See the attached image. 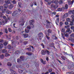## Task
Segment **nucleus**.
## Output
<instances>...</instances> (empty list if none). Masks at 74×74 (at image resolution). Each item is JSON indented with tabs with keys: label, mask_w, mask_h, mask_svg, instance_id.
<instances>
[{
	"label": "nucleus",
	"mask_w": 74,
	"mask_h": 74,
	"mask_svg": "<svg viewBox=\"0 0 74 74\" xmlns=\"http://www.w3.org/2000/svg\"><path fill=\"white\" fill-rule=\"evenodd\" d=\"M3 10V6H0V10L1 11V10Z\"/></svg>",
	"instance_id": "nucleus-45"
},
{
	"label": "nucleus",
	"mask_w": 74,
	"mask_h": 74,
	"mask_svg": "<svg viewBox=\"0 0 74 74\" xmlns=\"http://www.w3.org/2000/svg\"><path fill=\"white\" fill-rule=\"evenodd\" d=\"M52 2L51 1H50V2H48L47 3V4L48 5H49V4H51Z\"/></svg>",
	"instance_id": "nucleus-56"
},
{
	"label": "nucleus",
	"mask_w": 74,
	"mask_h": 74,
	"mask_svg": "<svg viewBox=\"0 0 74 74\" xmlns=\"http://www.w3.org/2000/svg\"><path fill=\"white\" fill-rule=\"evenodd\" d=\"M40 61L43 64H46V61H44L42 59H41Z\"/></svg>",
	"instance_id": "nucleus-17"
},
{
	"label": "nucleus",
	"mask_w": 74,
	"mask_h": 74,
	"mask_svg": "<svg viewBox=\"0 0 74 74\" xmlns=\"http://www.w3.org/2000/svg\"><path fill=\"white\" fill-rule=\"evenodd\" d=\"M4 42V40L2 39H0V42L3 43Z\"/></svg>",
	"instance_id": "nucleus-61"
},
{
	"label": "nucleus",
	"mask_w": 74,
	"mask_h": 74,
	"mask_svg": "<svg viewBox=\"0 0 74 74\" xmlns=\"http://www.w3.org/2000/svg\"><path fill=\"white\" fill-rule=\"evenodd\" d=\"M73 38L70 37L69 38L68 40L69 41H71L72 42V41H73Z\"/></svg>",
	"instance_id": "nucleus-37"
},
{
	"label": "nucleus",
	"mask_w": 74,
	"mask_h": 74,
	"mask_svg": "<svg viewBox=\"0 0 74 74\" xmlns=\"http://www.w3.org/2000/svg\"><path fill=\"white\" fill-rule=\"evenodd\" d=\"M74 21H71L70 22V25H71V26L74 25Z\"/></svg>",
	"instance_id": "nucleus-26"
},
{
	"label": "nucleus",
	"mask_w": 74,
	"mask_h": 74,
	"mask_svg": "<svg viewBox=\"0 0 74 74\" xmlns=\"http://www.w3.org/2000/svg\"><path fill=\"white\" fill-rule=\"evenodd\" d=\"M54 3L55 4H58L59 3V1L57 0H56L54 1Z\"/></svg>",
	"instance_id": "nucleus-27"
},
{
	"label": "nucleus",
	"mask_w": 74,
	"mask_h": 74,
	"mask_svg": "<svg viewBox=\"0 0 74 74\" xmlns=\"http://www.w3.org/2000/svg\"><path fill=\"white\" fill-rule=\"evenodd\" d=\"M18 7H21V3H18Z\"/></svg>",
	"instance_id": "nucleus-55"
},
{
	"label": "nucleus",
	"mask_w": 74,
	"mask_h": 74,
	"mask_svg": "<svg viewBox=\"0 0 74 74\" xmlns=\"http://www.w3.org/2000/svg\"><path fill=\"white\" fill-rule=\"evenodd\" d=\"M18 71L19 73H20V74H22V72H23V70L18 69Z\"/></svg>",
	"instance_id": "nucleus-34"
},
{
	"label": "nucleus",
	"mask_w": 74,
	"mask_h": 74,
	"mask_svg": "<svg viewBox=\"0 0 74 74\" xmlns=\"http://www.w3.org/2000/svg\"><path fill=\"white\" fill-rule=\"evenodd\" d=\"M27 28L28 29H31V27L30 26H28Z\"/></svg>",
	"instance_id": "nucleus-64"
},
{
	"label": "nucleus",
	"mask_w": 74,
	"mask_h": 74,
	"mask_svg": "<svg viewBox=\"0 0 74 74\" xmlns=\"http://www.w3.org/2000/svg\"><path fill=\"white\" fill-rule=\"evenodd\" d=\"M17 14H18V11H15L13 12L12 14V16H14L15 15H16Z\"/></svg>",
	"instance_id": "nucleus-7"
},
{
	"label": "nucleus",
	"mask_w": 74,
	"mask_h": 74,
	"mask_svg": "<svg viewBox=\"0 0 74 74\" xmlns=\"http://www.w3.org/2000/svg\"><path fill=\"white\" fill-rule=\"evenodd\" d=\"M28 36H29V35H28L27 34H25L24 35V38H27Z\"/></svg>",
	"instance_id": "nucleus-30"
},
{
	"label": "nucleus",
	"mask_w": 74,
	"mask_h": 74,
	"mask_svg": "<svg viewBox=\"0 0 74 74\" xmlns=\"http://www.w3.org/2000/svg\"><path fill=\"white\" fill-rule=\"evenodd\" d=\"M17 62L18 63H22V60H20L19 58L17 59Z\"/></svg>",
	"instance_id": "nucleus-20"
},
{
	"label": "nucleus",
	"mask_w": 74,
	"mask_h": 74,
	"mask_svg": "<svg viewBox=\"0 0 74 74\" xmlns=\"http://www.w3.org/2000/svg\"><path fill=\"white\" fill-rule=\"evenodd\" d=\"M20 58L21 60H24V59H25V57H24V56H22L20 57Z\"/></svg>",
	"instance_id": "nucleus-19"
},
{
	"label": "nucleus",
	"mask_w": 74,
	"mask_h": 74,
	"mask_svg": "<svg viewBox=\"0 0 74 74\" xmlns=\"http://www.w3.org/2000/svg\"><path fill=\"white\" fill-rule=\"evenodd\" d=\"M65 24L66 25H69V22H65Z\"/></svg>",
	"instance_id": "nucleus-63"
},
{
	"label": "nucleus",
	"mask_w": 74,
	"mask_h": 74,
	"mask_svg": "<svg viewBox=\"0 0 74 74\" xmlns=\"http://www.w3.org/2000/svg\"><path fill=\"white\" fill-rule=\"evenodd\" d=\"M20 22L21 23H21L20 24L21 26H23V25H24V21H23V19L21 20L20 19Z\"/></svg>",
	"instance_id": "nucleus-8"
},
{
	"label": "nucleus",
	"mask_w": 74,
	"mask_h": 74,
	"mask_svg": "<svg viewBox=\"0 0 74 74\" xmlns=\"http://www.w3.org/2000/svg\"><path fill=\"white\" fill-rule=\"evenodd\" d=\"M2 53H5L7 52V50L6 49H5L2 50Z\"/></svg>",
	"instance_id": "nucleus-23"
},
{
	"label": "nucleus",
	"mask_w": 74,
	"mask_h": 74,
	"mask_svg": "<svg viewBox=\"0 0 74 74\" xmlns=\"http://www.w3.org/2000/svg\"><path fill=\"white\" fill-rule=\"evenodd\" d=\"M49 71V73H51L52 71V70L51 69H50L48 70Z\"/></svg>",
	"instance_id": "nucleus-62"
},
{
	"label": "nucleus",
	"mask_w": 74,
	"mask_h": 74,
	"mask_svg": "<svg viewBox=\"0 0 74 74\" xmlns=\"http://www.w3.org/2000/svg\"><path fill=\"white\" fill-rule=\"evenodd\" d=\"M14 5L13 4H10L9 6V8L10 10L12 9L14 7Z\"/></svg>",
	"instance_id": "nucleus-14"
},
{
	"label": "nucleus",
	"mask_w": 74,
	"mask_h": 74,
	"mask_svg": "<svg viewBox=\"0 0 74 74\" xmlns=\"http://www.w3.org/2000/svg\"><path fill=\"white\" fill-rule=\"evenodd\" d=\"M67 32L69 33V34H71L72 33V31L70 30V28L68 29L66 31V32H65L64 34L65 37H69V34L67 33Z\"/></svg>",
	"instance_id": "nucleus-1"
},
{
	"label": "nucleus",
	"mask_w": 74,
	"mask_h": 74,
	"mask_svg": "<svg viewBox=\"0 0 74 74\" xmlns=\"http://www.w3.org/2000/svg\"><path fill=\"white\" fill-rule=\"evenodd\" d=\"M26 49H27L28 50V51H32V49H31V47L30 48H26Z\"/></svg>",
	"instance_id": "nucleus-40"
},
{
	"label": "nucleus",
	"mask_w": 74,
	"mask_h": 74,
	"mask_svg": "<svg viewBox=\"0 0 74 74\" xmlns=\"http://www.w3.org/2000/svg\"><path fill=\"white\" fill-rule=\"evenodd\" d=\"M25 33H29V30L28 29H25Z\"/></svg>",
	"instance_id": "nucleus-52"
},
{
	"label": "nucleus",
	"mask_w": 74,
	"mask_h": 74,
	"mask_svg": "<svg viewBox=\"0 0 74 74\" xmlns=\"http://www.w3.org/2000/svg\"><path fill=\"white\" fill-rule=\"evenodd\" d=\"M6 3L7 4H10V0H8L7 1Z\"/></svg>",
	"instance_id": "nucleus-53"
},
{
	"label": "nucleus",
	"mask_w": 74,
	"mask_h": 74,
	"mask_svg": "<svg viewBox=\"0 0 74 74\" xmlns=\"http://www.w3.org/2000/svg\"><path fill=\"white\" fill-rule=\"evenodd\" d=\"M70 12H72V13L73 14H74V10H70Z\"/></svg>",
	"instance_id": "nucleus-58"
},
{
	"label": "nucleus",
	"mask_w": 74,
	"mask_h": 74,
	"mask_svg": "<svg viewBox=\"0 0 74 74\" xmlns=\"http://www.w3.org/2000/svg\"><path fill=\"white\" fill-rule=\"evenodd\" d=\"M46 53H47V54L48 55H50L51 52L50 51H49L47 50H46Z\"/></svg>",
	"instance_id": "nucleus-21"
},
{
	"label": "nucleus",
	"mask_w": 74,
	"mask_h": 74,
	"mask_svg": "<svg viewBox=\"0 0 74 74\" xmlns=\"http://www.w3.org/2000/svg\"><path fill=\"white\" fill-rule=\"evenodd\" d=\"M3 18L4 19H5V20L3 21L2 24L4 25L5 24V23H7V21L6 20V19H7V17L5 16H3Z\"/></svg>",
	"instance_id": "nucleus-4"
},
{
	"label": "nucleus",
	"mask_w": 74,
	"mask_h": 74,
	"mask_svg": "<svg viewBox=\"0 0 74 74\" xmlns=\"http://www.w3.org/2000/svg\"><path fill=\"white\" fill-rule=\"evenodd\" d=\"M61 31L62 33H64L65 32V29L64 28H63L62 29Z\"/></svg>",
	"instance_id": "nucleus-43"
},
{
	"label": "nucleus",
	"mask_w": 74,
	"mask_h": 74,
	"mask_svg": "<svg viewBox=\"0 0 74 74\" xmlns=\"http://www.w3.org/2000/svg\"><path fill=\"white\" fill-rule=\"evenodd\" d=\"M41 46H42V47L43 48H44V44H43V43L41 44Z\"/></svg>",
	"instance_id": "nucleus-57"
},
{
	"label": "nucleus",
	"mask_w": 74,
	"mask_h": 74,
	"mask_svg": "<svg viewBox=\"0 0 74 74\" xmlns=\"http://www.w3.org/2000/svg\"><path fill=\"white\" fill-rule=\"evenodd\" d=\"M71 37H74V34H72L70 35Z\"/></svg>",
	"instance_id": "nucleus-59"
},
{
	"label": "nucleus",
	"mask_w": 74,
	"mask_h": 74,
	"mask_svg": "<svg viewBox=\"0 0 74 74\" xmlns=\"http://www.w3.org/2000/svg\"><path fill=\"white\" fill-rule=\"evenodd\" d=\"M16 45L15 44H13L12 45V51L14 50L15 47H16Z\"/></svg>",
	"instance_id": "nucleus-13"
},
{
	"label": "nucleus",
	"mask_w": 74,
	"mask_h": 74,
	"mask_svg": "<svg viewBox=\"0 0 74 74\" xmlns=\"http://www.w3.org/2000/svg\"><path fill=\"white\" fill-rule=\"evenodd\" d=\"M3 6L5 8H7L8 7V5L7 3H5L4 5Z\"/></svg>",
	"instance_id": "nucleus-15"
},
{
	"label": "nucleus",
	"mask_w": 74,
	"mask_h": 74,
	"mask_svg": "<svg viewBox=\"0 0 74 74\" xmlns=\"http://www.w3.org/2000/svg\"><path fill=\"white\" fill-rule=\"evenodd\" d=\"M10 56V54L8 53H6L5 54V57H8V56Z\"/></svg>",
	"instance_id": "nucleus-33"
},
{
	"label": "nucleus",
	"mask_w": 74,
	"mask_h": 74,
	"mask_svg": "<svg viewBox=\"0 0 74 74\" xmlns=\"http://www.w3.org/2000/svg\"><path fill=\"white\" fill-rule=\"evenodd\" d=\"M51 7L52 8H53L54 10H56V9H57V8H58L59 6H58V5H55L53 4H52L51 5Z\"/></svg>",
	"instance_id": "nucleus-3"
},
{
	"label": "nucleus",
	"mask_w": 74,
	"mask_h": 74,
	"mask_svg": "<svg viewBox=\"0 0 74 74\" xmlns=\"http://www.w3.org/2000/svg\"><path fill=\"white\" fill-rule=\"evenodd\" d=\"M73 3H74L73 0L71 1H68V4L69 5H73Z\"/></svg>",
	"instance_id": "nucleus-9"
},
{
	"label": "nucleus",
	"mask_w": 74,
	"mask_h": 74,
	"mask_svg": "<svg viewBox=\"0 0 74 74\" xmlns=\"http://www.w3.org/2000/svg\"><path fill=\"white\" fill-rule=\"evenodd\" d=\"M49 46L50 47H53L54 46V43H50L49 44Z\"/></svg>",
	"instance_id": "nucleus-22"
},
{
	"label": "nucleus",
	"mask_w": 74,
	"mask_h": 74,
	"mask_svg": "<svg viewBox=\"0 0 74 74\" xmlns=\"http://www.w3.org/2000/svg\"><path fill=\"white\" fill-rule=\"evenodd\" d=\"M59 18H58L56 20V22L59 23Z\"/></svg>",
	"instance_id": "nucleus-49"
},
{
	"label": "nucleus",
	"mask_w": 74,
	"mask_h": 74,
	"mask_svg": "<svg viewBox=\"0 0 74 74\" xmlns=\"http://www.w3.org/2000/svg\"><path fill=\"white\" fill-rule=\"evenodd\" d=\"M0 57L2 59H3V58H4V55L3 54H2V55H1L0 56Z\"/></svg>",
	"instance_id": "nucleus-36"
},
{
	"label": "nucleus",
	"mask_w": 74,
	"mask_h": 74,
	"mask_svg": "<svg viewBox=\"0 0 74 74\" xmlns=\"http://www.w3.org/2000/svg\"><path fill=\"white\" fill-rule=\"evenodd\" d=\"M44 37V34L42 32H40L38 34V37L39 38V39L41 40L42 38Z\"/></svg>",
	"instance_id": "nucleus-2"
},
{
	"label": "nucleus",
	"mask_w": 74,
	"mask_h": 74,
	"mask_svg": "<svg viewBox=\"0 0 74 74\" xmlns=\"http://www.w3.org/2000/svg\"><path fill=\"white\" fill-rule=\"evenodd\" d=\"M71 30H73V31H74V26H71Z\"/></svg>",
	"instance_id": "nucleus-51"
},
{
	"label": "nucleus",
	"mask_w": 74,
	"mask_h": 74,
	"mask_svg": "<svg viewBox=\"0 0 74 74\" xmlns=\"http://www.w3.org/2000/svg\"><path fill=\"white\" fill-rule=\"evenodd\" d=\"M24 45H26L27 44V42L24 41Z\"/></svg>",
	"instance_id": "nucleus-60"
},
{
	"label": "nucleus",
	"mask_w": 74,
	"mask_h": 74,
	"mask_svg": "<svg viewBox=\"0 0 74 74\" xmlns=\"http://www.w3.org/2000/svg\"><path fill=\"white\" fill-rule=\"evenodd\" d=\"M19 52H20V51H19V50H17L15 52V54H18V53H19Z\"/></svg>",
	"instance_id": "nucleus-39"
},
{
	"label": "nucleus",
	"mask_w": 74,
	"mask_h": 74,
	"mask_svg": "<svg viewBox=\"0 0 74 74\" xmlns=\"http://www.w3.org/2000/svg\"><path fill=\"white\" fill-rule=\"evenodd\" d=\"M5 11H6V9H3V10L2 11V13H4V12H5Z\"/></svg>",
	"instance_id": "nucleus-50"
},
{
	"label": "nucleus",
	"mask_w": 74,
	"mask_h": 74,
	"mask_svg": "<svg viewBox=\"0 0 74 74\" xmlns=\"http://www.w3.org/2000/svg\"><path fill=\"white\" fill-rule=\"evenodd\" d=\"M57 10L58 11H62V8H58L57 9Z\"/></svg>",
	"instance_id": "nucleus-35"
},
{
	"label": "nucleus",
	"mask_w": 74,
	"mask_h": 74,
	"mask_svg": "<svg viewBox=\"0 0 74 74\" xmlns=\"http://www.w3.org/2000/svg\"><path fill=\"white\" fill-rule=\"evenodd\" d=\"M7 48L8 49H10L11 51V50H12V46H11L10 45H8Z\"/></svg>",
	"instance_id": "nucleus-10"
},
{
	"label": "nucleus",
	"mask_w": 74,
	"mask_h": 74,
	"mask_svg": "<svg viewBox=\"0 0 74 74\" xmlns=\"http://www.w3.org/2000/svg\"><path fill=\"white\" fill-rule=\"evenodd\" d=\"M12 2L13 4H15L16 3V0H13V1H12Z\"/></svg>",
	"instance_id": "nucleus-28"
},
{
	"label": "nucleus",
	"mask_w": 74,
	"mask_h": 74,
	"mask_svg": "<svg viewBox=\"0 0 74 74\" xmlns=\"http://www.w3.org/2000/svg\"><path fill=\"white\" fill-rule=\"evenodd\" d=\"M48 33H51L52 30H51L50 29H49L48 31Z\"/></svg>",
	"instance_id": "nucleus-38"
},
{
	"label": "nucleus",
	"mask_w": 74,
	"mask_h": 74,
	"mask_svg": "<svg viewBox=\"0 0 74 74\" xmlns=\"http://www.w3.org/2000/svg\"><path fill=\"white\" fill-rule=\"evenodd\" d=\"M5 12L7 14H10L12 13L11 11L9 10H6Z\"/></svg>",
	"instance_id": "nucleus-11"
},
{
	"label": "nucleus",
	"mask_w": 74,
	"mask_h": 74,
	"mask_svg": "<svg viewBox=\"0 0 74 74\" xmlns=\"http://www.w3.org/2000/svg\"><path fill=\"white\" fill-rule=\"evenodd\" d=\"M8 31L9 32H12V30H11V29L10 28H8Z\"/></svg>",
	"instance_id": "nucleus-47"
},
{
	"label": "nucleus",
	"mask_w": 74,
	"mask_h": 74,
	"mask_svg": "<svg viewBox=\"0 0 74 74\" xmlns=\"http://www.w3.org/2000/svg\"><path fill=\"white\" fill-rule=\"evenodd\" d=\"M61 58L63 60H66V58L64 57V56H62L61 57Z\"/></svg>",
	"instance_id": "nucleus-29"
},
{
	"label": "nucleus",
	"mask_w": 74,
	"mask_h": 74,
	"mask_svg": "<svg viewBox=\"0 0 74 74\" xmlns=\"http://www.w3.org/2000/svg\"><path fill=\"white\" fill-rule=\"evenodd\" d=\"M52 37L53 40H56L57 38V37L54 35H53L52 36Z\"/></svg>",
	"instance_id": "nucleus-24"
},
{
	"label": "nucleus",
	"mask_w": 74,
	"mask_h": 74,
	"mask_svg": "<svg viewBox=\"0 0 74 74\" xmlns=\"http://www.w3.org/2000/svg\"><path fill=\"white\" fill-rule=\"evenodd\" d=\"M63 3V0H60L59 1V4H62Z\"/></svg>",
	"instance_id": "nucleus-25"
},
{
	"label": "nucleus",
	"mask_w": 74,
	"mask_h": 74,
	"mask_svg": "<svg viewBox=\"0 0 74 74\" xmlns=\"http://www.w3.org/2000/svg\"><path fill=\"white\" fill-rule=\"evenodd\" d=\"M26 34V32L25 31H23L21 32V34L22 36H24Z\"/></svg>",
	"instance_id": "nucleus-18"
},
{
	"label": "nucleus",
	"mask_w": 74,
	"mask_h": 74,
	"mask_svg": "<svg viewBox=\"0 0 74 74\" xmlns=\"http://www.w3.org/2000/svg\"><path fill=\"white\" fill-rule=\"evenodd\" d=\"M62 25H63V23L62 22H60V26H62Z\"/></svg>",
	"instance_id": "nucleus-48"
},
{
	"label": "nucleus",
	"mask_w": 74,
	"mask_h": 74,
	"mask_svg": "<svg viewBox=\"0 0 74 74\" xmlns=\"http://www.w3.org/2000/svg\"><path fill=\"white\" fill-rule=\"evenodd\" d=\"M7 64L8 66H11V65H12L11 63L10 62H8Z\"/></svg>",
	"instance_id": "nucleus-32"
},
{
	"label": "nucleus",
	"mask_w": 74,
	"mask_h": 74,
	"mask_svg": "<svg viewBox=\"0 0 74 74\" xmlns=\"http://www.w3.org/2000/svg\"><path fill=\"white\" fill-rule=\"evenodd\" d=\"M46 53V50L45 51L44 50H42L41 52V54L42 55H45Z\"/></svg>",
	"instance_id": "nucleus-6"
},
{
	"label": "nucleus",
	"mask_w": 74,
	"mask_h": 74,
	"mask_svg": "<svg viewBox=\"0 0 74 74\" xmlns=\"http://www.w3.org/2000/svg\"><path fill=\"white\" fill-rule=\"evenodd\" d=\"M65 9H68V5H67V4H66L65 5Z\"/></svg>",
	"instance_id": "nucleus-42"
},
{
	"label": "nucleus",
	"mask_w": 74,
	"mask_h": 74,
	"mask_svg": "<svg viewBox=\"0 0 74 74\" xmlns=\"http://www.w3.org/2000/svg\"><path fill=\"white\" fill-rule=\"evenodd\" d=\"M26 54L28 56H31L33 55V53L31 52H27L26 53Z\"/></svg>",
	"instance_id": "nucleus-12"
},
{
	"label": "nucleus",
	"mask_w": 74,
	"mask_h": 74,
	"mask_svg": "<svg viewBox=\"0 0 74 74\" xmlns=\"http://www.w3.org/2000/svg\"><path fill=\"white\" fill-rule=\"evenodd\" d=\"M3 47V45L2 44H0V48H2Z\"/></svg>",
	"instance_id": "nucleus-46"
},
{
	"label": "nucleus",
	"mask_w": 74,
	"mask_h": 74,
	"mask_svg": "<svg viewBox=\"0 0 74 74\" xmlns=\"http://www.w3.org/2000/svg\"><path fill=\"white\" fill-rule=\"evenodd\" d=\"M3 44L4 45L6 46V45H7L8 44V42H5Z\"/></svg>",
	"instance_id": "nucleus-44"
},
{
	"label": "nucleus",
	"mask_w": 74,
	"mask_h": 74,
	"mask_svg": "<svg viewBox=\"0 0 74 74\" xmlns=\"http://www.w3.org/2000/svg\"><path fill=\"white\" fill-rule=\"evenodd\" d=\"M71 17L72 18L71 20L72 21H74V16L73 15H71Z\"/></svg>",
	"instance_id": "nucleus-31"
},
{
	"label": "nucleus",
	"mask_w": 74,
	"mask_h": 74,
	"mask_svg": "<svg viewBox=\"0 0 74 74\" xmlns=\"http://www.w3.org/2000/svg\"><path fill=\"white\" fill-rule=\"evenodd\" d=\"M71 19L70 18H68L66 19V21L67 22H71Z\"/></svg>",
	"instance_id": "nucleus-41"
},
{
	"label": "nucleus",
	"mask_w": 74,
	"mask_h": 74,
	"mask_svg": "<svg viewBox=\"0 0 74 74\" xmlns=\"http://www.w3.org/2000/svg\"><path fill=\"white\" fill-rule=\"evenodd\" d=\"M34 22V19H32V20H30L29 21L30 24L32 28H34V25H33V23Z\"/></svg>",
	"instance_id": "nucleus-5"
},
{
	"label": "nucleus",
	"mask_w": 74,
	"mask_h": 74,
	"mask_svg": "<svg viewBox=\"0 0 74 74\" xmlns=\"http://www.w3.org/2000/svg\"><path fill=\"white\" fill-rule=\"evenodd\" d=\"M6 40H8L11 39V36L10 35L6 36Z\"/></svg>",
	"instance_id": "nucleus-16"
},
{
	"label": "nucleus",
	"mask_w": 74,
	"mask_h": 74,
	"mask_svg": "<svg viewBox=\"0 0 74 74\" xmlns=\"http://www.w3.org/2000/svg\"><path fill=\"white\" fill-rule=\"evenodd\" d=\"M5 33H8V30H7V28H5Z\"/></svg>",
	"instance_id": "nucleus-54"
}]
</instances>
